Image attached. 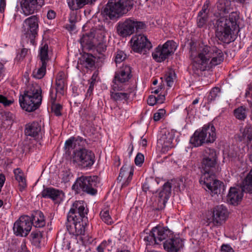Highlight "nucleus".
Instances as JSON below:
<instances>
[{"label": "nucleus", "instance_id": "4", "mask_svg": "<svg viewBox=\"0 0 252 252\" xmlns=\"http://www.w3.org/2000/svg\"><path fill=\"white\" fill-rule=\"evenodd\" d=\"M134 0H110L101 11L106 19L116 21L133 6Z\"/></svg>", "mask_w": 252, "mask_h": 252}, {"label": "nucleus", "instance_id": "42", "mask_svg": "<svg viewBox=\"0 0 252 252\" xmlns=\"http://www.w3.org/2000/svg\"><path fill=\"white\" fill-rule=\"evenodd\" d=\"M102 221L108 225H111L113 223V220L110 216L108 210H101L99 214Z\"/></svg>", "mask_w": 252, "mask_h": 252}, {"label": "nucleus", "instance_id": "54", "mask_svg": "<svg viewBox=\"0 0 252 252\" xmlns=\"http://www.w3.org/2000/svg\"><path fill=\"white\" fill-rule=\"evenodd\" d=\"M165 110L163 109H160L158 111L154 114L153 119L155 121H159L165 115Z\"/></svg>", "mask_w": 252, "mask_h": 252}, {"label": "nucleus", "instance_id": "47", "mask_svg": "<svg viewBox=\"0 0 252 252\" xmlns=\"http://www.w3.org/2000/svg\"><path fill=\"white\" fill-rule=\"evenodd\" d=\"M208 20L207 15H198L197 18V25L199 28L204 27L206 25V23Z\"/></svg>", "mask_w": 252, "mask_h": 252}, {"label": "nucleus", "instance_id": "55", "mask_svg": "<svg viewBox=\"0 0 252 252\" xmlns=\"http://www.w3.org/2000/svg\"><path fill=\"white\" fill-rule=\"evenodd\" d=\"M74 141L76 143V145L78 144L80 146L84 147L87 144L86 139L79 136L75 137Z\"/></svg>", "mask_w": 252, "mask_h": 252}, {"label": "nucleus", "instance_id": "60", "mask_svg": "<svg viewBox=\"0 0 252 252\" xmlns=\"http://www.w3.org/2000/svg\"><path fill=\"white\" fill-rule=\"evenodd\" d=\"M29 50H30L27 48H22L20 52H19L17 54V57L19 58V60L23 59L28 54V53L29 51Z\"/></svg>", "mask_w": 252, "mask_h": 252}, {"label": "nucleus", "instance_id": "16", "mask_svg": "<svg viewBox=\"0 0 252 252\" xmlns=\"http://www.w3.org/2000/svg\"><path fill=\"white\" fill-rule=\"evenodd\" d=\"M129 43L132 50L135 53L144 54L152 48V44L147 36L144 34H135L131 38Z\"/></svg>", "mask_w": 252, "mask_h": 252}, {"label": "nucleus", "instance_id": "56", "mask_svg": "<svg viewBox=\"0 0 252 252\" xmlns=\"http://www.w3.org/2000/svg\"><path fill=\"white\" fill-rule=\"evenodd\" d=\"M11 100H8L6 97L2 94H0V103L2 104L5 106H8L12 103Z\"/></svg>", "mask_w": 252, "mask_h": 252}, {"label": "nucleus", "instance_id": "18", "mask_svg": "<svg viewBox=\"0 0 252 252\" xmlns=\"http://www.w3.org/2000/svg\"><path fill=\"white\" fill-rule=\"evenodd\" d=\"M212 176L211 175H201L199 182L201 185L206 187L214 195L223 194L225 190L224 184L220 181L214 180L212 177Z\"/></svg>", "mask_w": 252, "mask_h": 252}, {"label": "nucleus", "instance_id": "46", "mask_svg": "<svg viewBox=\"0 0 252 252\" xmlns=\"http://www.w3.org/2000/svg\"><path fill=\"white\" fill-rule=\"evenodd\" d=\"M126 58V54L121 50H118L115 54V62L116 64L121 63Z\"/></svg>", "mask_w": 252, "mask_h": 252}, {"label": "nucleus", "instance_id": "6", "mask_svg": "<svg viewBox=\"0 0 252 252\" xmlns=\"http://www.w3.org/2000/svg\"><path fill=\"white\" fill-rule=\"evenodd\" d=\"M97 176H81L78 177L72 186L76 194H87L92 196L97 193V187L99 183Z\"/></svg>", "mask_w": 252, "mask_h": 252}, {"label": "nucleus", "instance_id": "9", "mask_svg": "<svg viewBox=\"0 0 252 252\" xmlns=\"http://www.w3.org/2000/svg\"><path fill=\"white\" fill-rule=\"evenodd\" d=\"M200 168L202 175L215 176L217 172L218 156L215 149H205L201 156Z\"/></svg>", "mask_w": 252, "mask_h": 252}, {"label": "nucleus", "instance_id": "48", "mask_svg": "<svg viewBox=\"0 0 252 252\" xmlns=\"http://www.w3.org/2000/svg\"><path fill=\"white\" fill-rule=\"evenodd\" d=\"M63 106L59 103L51 104V109L56 116H61L62 115L61 110Z\"/></svg>", "mask_w": 252, "mask_h": 252}, {"label": "nucleus", "instance_id": "35", "mask_svg": "<svg viewBox=\"0 0 252 252\" xmlns=\"http://www.w3.org/2000/svg\"><path fill=\"white\" fill-rule=\"evenodd\" d=\"M48 45L45 43L42 45L39 49L38 57H39L41 63H46L49 61L50 59L48 55Z\"/></svg>", "mask_w": 252, "mask_h": 252}, {"label": "nucleus", "instance_id": "1", "mask_svg": "<svg viewBox=\"0 0 252 252\" xmlns=\"http://www.w3.org/2000/svg\"><path fill=\"white\" fill-rule=\"evenodd\" d=\"M224 60V55L217 47L204 46L201 47L197 56L194 57L192 69L194 71L208 70L220 64Z\"/></svg>", "mask_w": 252, "mask_h": 252}, {"label": "nucleus", "instance_id": "57", "mask_svg": "<svg viewBox=\"0 0 252 252\" xmlns=\"http://www.w3.org/2000/svg\"><path fill=\"white\" fill-rule=\"evenodd\" d=\"M54 88L52 87H51L50 90V102L51 104H54L56 103V101L57 99V94L56 91L55 93H54Z\"/></svg>", "mask_w": 252, "mask_h": 252}, {"label": "nucleus", "instance_id": "20", "mask_svg": "<svg viewBox=\"0 0 252 252\" xmlns=\"http://www.w3.org/2000/svg\"><path fill=\"white\" fill-rule=\"evenodd\" d=\"M45 4V0H22L21 6L26 16L38 12Z\"/></svg>", "mask_w": 252, "mask_h": 252}, {"label": "nucleus", "instance_id": "53", "mask_svg": "<svg viewBox=\"0 0 252 252\" xmlns=\"http://www.w3.org/2000/svg\"><path fill=\"white\" fill-rule=\"evenodd\" d=\"M144 161V156L140 153H138L134 159L135 164L137 166H141Z\"/></svg>", "mask_w": 252, "mask_h": 252}, {"label": "nucleus", "instance_id": "7", "mask_svg": "<svg viewBox=\"0 0 252 252\" xmlns=\"http://www.w3.org/2000/svg\"><path fill=\"white\" fill-rule=\"evenodd\" d=\"M42 91L34 87L28 89L19 96V103L21 108L27 112H33L37 109L42 101Z\"/></svg>", "mask_w": 252, "mask_h": 252}, {"label": "nucleus", "instance_id": "15", "mask_svg": "<svg viewBox=\"0 0 252 252\" xmlns=\"http://www.w3.org/2000/svg\"><path fill=\"white\" fill-rule=\"evenodd\" d=\"M212 216L208 219L207 225L212 224L213 226H220L226 221L228 217L229 212L223 205H219L215 206L211 211Z\"/></svg>", "mask_w": 252, "mask_h": 252}, {"label": "nucleus", "instance_id": "61", "mask_svg": "<svg viewBox=\"0 0 252 252\" xmlns=\"http://www.w3.org/2000/svg\"><path fill=\"white\" fill-rule=\"evenodd\" d=\"M221 252H235L234 250L229 244H222L221 247Z\"/></svg>", "mask_w": 252, "mask_h": 252}, {"label": "nucleus", "instance_id": "23", "mask_svg": "<svg viewBox=\"0 0 252 252\" xmlns=\"http://www.w3.org/2000/svg\"><path fill=\"white\" fill-rule=\"evenodd\" d=\"M133 172L134 169L132 167L126 164L123 165L117 178V181L119 182H121L124 178V179L126 178V181L122 185V188H125L128 186L132 180Z\"/></svg>", "mask_w": 252, "mask_h": 252}, {"label": "nucleus", "instance_id": "41", "mask_svg": "<svg viewBox=\"0 0 252 252\" xmlns=\"http://www.w3.org/2000/svg\"><path fill=\"white\" fill-rule=\"evenodd\" d=\"M97 75L98 72L97 71H95L92 76L91 78V81L89 84V87L86 94V98H89L93 94L94 85Z\"/></svg>", "mask_w": 252, "mask_h": 252}, {"label": "nucleus", "instance_id": "17", "mask_svg": "<svg viewBox=\"0 0 252 252\" xmlns=\"http://www.w3.org/2000/svg\"><path fill=\"white\" fill-rule=\"evenodd\" d=\"M31 218L28 215H23L14 222L13 231L17 236L26 237L32 228Z\"/></svg>", "mask_w": 252, "mask_h": 252}, {"label": "nucleus", "instance_id": "5", "mask_svg": "<svg viewBox=\"0 0 252 252\" xmlns=\"http://www.w3.org/2000/svg\"><path fill=\"white\" fill-rule=\"evenodd\" d=\"M216 138V128L210 122L194 131L190 138L189 144L192 147H199L204 144L214 143Z\"/></svg>", "mask_w": 252, "mask_h": 252}, {"label": "nucleus", "instance_id": "34", "mask_svg": "<svg viewBox=\"0 0 252 252\" xmlns=\"http://www.w3.org/2000/svg\"><path fill=\"white\" fill-rule=\"evenodd\" d=\"M220 92L221 89L220 88L218 87L213 88L207 96V103L210 104L218 100L220 97Z\"/></svg>", "mask_w": 252, "mask_h": 252}, {"label": "nucleus", "instance_id": "49", "mask_svg": "<svg viewBox=\"0 0 252 252\" xmlns=\"http://www.w3.org/2000/svg\"><path fill=\"white\" fill-rule=\"evenodd\" d=\"M77 0V6L78 9L83 8L85 5L87 4H93L97 0Z\"/></svg>", "mask_w": 252, "mask_h": 252}, {"label": "nucleus", "instance_id": "36", "mask_svg": "<svg viewBox=\"0 0 252 252\" xmlns=\"http://www.w3.org/2000/svg\"><path fill=\"white\" fill-rule=\"evenodd\" d=\"M174 139V135L172 133L169 132H165L164 135H162L160 141L163 142V145L165 147L172 148L173 145V140Z\"/></svg>", "mask_w": 252, "mask_h": 252}, {"label": "nucleus", "instance_id": "12", "mask_svg": "<svg viewBox=\"0 0 252 252\" xmlns=\"http://www.w3.org/2000/svg\"><path fill=\"white\" fill-rule=\"evenodd\" d=\"M177 43L173 40H167L163 45L159 44L152 53L153 59L157 63H162L172 56L177 48Z\"/></svg>", "mask_w": 252, "mask_h": 252}, {"label": "nucleus", "instance_id": "10", "mask_svg": "<svg viewBox=\"0 0 252 252\" xmlns=\"http://www.w3.org/2000/svg\"><path fill=\"white\" fill-rule=\"evenodd\" d=\"M72 161L81 169H89L92 168L95 161V154L91 150L85 148H79L74 151Z\"/></svg>", "mask_w": 252, "mask_h": 252}, {"label": "nucleus", "instance_id": "64", "mask_svg": "<svg viewBox=\"0 0 252 252\" xmlns=\"http://www.w3.org/2000/svg\"><path fill=\"white\" fill-rule=\"evenodd\" d=\"M64 27L65 29L70 32H73L76 29V26L75 24H71L69 23V24H66Z\"/></svg>", "mask_w": 252, "mask_h": 252}, {"label": "nucleus", "instance_id": "32", "mask_svg": "<svg viewBox=\"0 0 252 252\" xmlns=\"http://www.w3.org/2000/svg\"><path fill=\"white\" fill-rule=\"evenodd\" d=\"M43 233V231H40L38 229H33L30 235V240L33 246L36 248H40Z\"/></svg>", "mask_w": 252, "mask_h": 252}, {"label": "nucleus", "instance_id": "52", "mask_svg": "<svg viewBox=\"0 0 252 252\" xmlns=\"http://www.w3.org/2000/svg\"><path fill=\"white\" fill-rule=\"evenodd\" d=\"M155 181L153 180H147L146 179L145 182L142 185V190L144 192H147L148 190L152 191V188L151 185L153 182H154Z\"/></svg>", "mask_w": 252, "mask_h": 252}, {"label": "nucleus", "instance_id": "25", "mask_svg": "<svg viewBox=\"0 0 252 252\" xmlns=\"http://www.w3.org/2000/svg\"><path fill=\"white\" fill-rule=\"evenodd\" d=\"M95 34L94 32H89L83 34L80 38V42L83 50L90 51L95 47Z\"/></svg>", "mask_w": 252, "mask_h": 252}, {"label": "nucleus", "instance_id": "19", "mask_svg": "<svg viewBox=\"0 0 252 252\" xmlns=\"http://www.w3.org/2000/svg\"><path fill=\"white\" fill-rule=\"evenodd\" d=\"M172 183L170 181L165 182L159 190L154 207L155 210L159 211L163 209L171 194Z\"/></svg>", "mask_w": 252, "mask_h": 252}, {"label": "nucleus", "instance_id": "24", "mask_svg": "<svg viewBox=\"0 0 252 252\" xmlns=\"http://www.w3.org/2000/svg\"><path fill=\"white\" fill-rule=\"evenodd\" d=\"M132 88L130 87L126 88V90L114 91L113 89L112 85L111 86L110 96L111 98L115 101H127L129 98L130 94L132 93Z\"/></svg>", "mask_w": 252, "mask_h": 252}, {"label": "nucleus", "instance_id": "37", "mask_svg": "<svg viewBox=\"0 0 252 252\" xmlns=\"http://www.w3.org/2000/svg\"><path fill=\"white\" fill-rule=\"evenodd\" d=\"M46 63H41L40 67L38 69H35L33 71V77L38 79L43 78L46 73Z\"/></svg>", "mask_w": 252, "mask_h": 252}, {"label": "nucleus", "instance_id": "51", "mask_svg": "<svg viewBox=\"0 0 252 252\" xmlns=\"http://www.w3.org/2000/svg\"><path fill=\"white\" fill-rule=\"evenodd\" d=\"M62 175V180L64 183L68 182L71 178L72 177V174H71L70 169H65L63 170Z\"/></svg>", "mask_w": 252, "mask_h": 252}, {"label": "nucleus", "instance_id": "22", "mask_svg": "<svg viewBox=\"0 0 252 252\" xmlns=\"http://www.w3.org/2000/svg\"><path fill=\"white\" fill-rule=\"evenodd\" d=\"M183 246L182 240L175 235L163 242V248L167 252H179Z\"/></svg>", "mask_w": 252, "mask_h": 252}, {"label": "nucleus", "instance_id": "26", "mask_svg": "<svg viewBox=\"0 0 252 252\" xmlns=\"http://www.w3.org/2000/svg\"><path fill=\"white\" fill-rule=\"evenodd\" d=\"M216 6L217 10L215 15L217 17H224L223 15L228 13L231 8V1L230 0H218Z\"/></svg>", "mask_w": 252, "mask_h": 252}, {"label": "nucleus", "instance_id": "50", "mask_svg": "<svg viewBox=\"0 0 252 252\" xmlns=\"http://www.w3.org/2000/svg\"><path fill=\"white\" fill-rule=\"evenodd\" d=\"M56 93L59 92L61 94H63L64 88V80H56Z\"/></svg>", "mask_w": 252, "mask_h": 252}, {"label": "nucleus", "instance_id": "11", "mask_svg": "<svg viewBox=\"0 0 252 252\" xmlns=\"http://www.w3.org/2000/svg\"><path fill=\"white\" fill-rule=\"evenodd\" d=\"M174 235V232L167 227L158 225L152 229L149 234L144 237V240L147 245H159Z\"/></svg>", "mask_w": 252, "mask_h": 252}, {"label": "nucleus", "instance_id": "43", "mask_svg": "<svg viewBox=\"0 0 252 252\" xmlns=\"http://www.w3.org/2000/svg\"><path fill=\"white\" fill-rule=\"evenodd\" d=\"M165 80L166 82L167 86L171 87L174 83V80L176 78V74L173 69L169 70L165 74Z\"/></svg>", "mask_w": 252, "mask_h": 252}, {"label": "nucleus", "instance_id": "14", "mask_svg": "<svg viewBox=\"0 0 252 252\" xmlns=\"http://www.w3.org/2000/svg\"><path fill=\"white\" fill-rule=\"evenodd\" d=\"M39 21V16L35 15L26 18L23 22V37H25L28 38L32 44H33L34 39L38 35Z\"/></svg>", "mask_w": 252, "mask_h": 252}, {"label": "nucleus", "instance_id": "30", "mask_svg": "<svg viewBox=\"0 0 252 252\" xmlns=\"http://www.w3.org/2000/svg\"><path fill=\"white\" fill-rule=\"evenodd\" d=\"M41 131V126L37 122L29 123L25 125L24 132L27 136L35 137Z\"/></svg>", "mask_w": 252, "mask_h": 252}, {"label": "nucleus", "instance_id": "28", "mask_svg": "<svg viewBox=\"0 0 252 252\" xmlns=\"http://www.w3.org/2000/svg\"><path fill=\"white\" fill-rule=\"evenodd\" d=\"M95 59V57L92 54L84 53L79 58L78 63L86 69H92L94 67Z\"/></svg>", "mask_w": 252, "mask_h": 252}, {"label": "nucleus", "instance_id": "31", "mask_svg": "<svg viewBox=\"0 0 252 252\" xmlns=\"http://www.w3.org/2000/svg\"><path fill=\"white\" fill-rule=\"evenodd\" d=\"M14 174L15 180L18 182L19 191H23L27 188V180L22 170L17 168L14 170Z\"/></svg>", "mask_w": 252, "mask_h": 252}, {"label": "nucleus", "instance_id": "62", "mask_svg": "<svg viewBox=\"0 0 252 252\" xmlns=\"http://www.w3.org/2000/svg\"><path fill=\"white\" fill-rule=\"evenodd\" d=\"M156 96L154 95H150L149 96L147 99V103L150 106H154L157 104Z\"/></svg>", "mask_w": 252, "mask_h": 252}, {"label": "nucleus", "instance_id": "45", "mask_svg": "<svg viewBox=\"0 0 252 252\" xmlns=\"http://www.w3.org/2000/svg\"><path fill=\"white\" fill-rule=\"evenodd\" d=\"M108 251H112L115 246V241L113 238H109L107 240H103L101 243Z\"/></svg>", "mask_w": 252, "mask_h": 252}, {"label": "nucleus", "instance_id": "13", "mask_svg": "<svg viewBox=\"0 0 252 252\" xmlns=\"http://www.w3.org/2000/svg\"><path fill=\"white\" fill-rule=\"evenodd\" d=\"M131 69L130 66L123 65L115 72L111 85L114 91L126 90L127 82L132 77Z\"/></svg>", "mask_w": 252, "mask_h": 252}, {"label": "nucleus", "instance_id": "8", "mask_svg": "<svg viewBox=\"0 0 252 252\" xmlns=\"http://www.w3.org/2000/svg\"><path fill=\"white\" fill-rule=\"evenodd\" d=\"M146 25L144 22L131 17L120 21L116 26V32L121 37L126 38L145 30Z\"/></svg>", "mask_w": 252, "mask_h": 252}, {"label": "nucleus", "instance_id": "63", "mask_svg": "<svg viewBox=\"0 0 252 252\" xmlns=\"http://www.w3.org/2000/svg\"><path fill=\"white\" fill-rule=\"evenodd\" d=\"M77 15L74 12L70 13L68 19L69 23L76 25V23L77 21Z\"/></svg>", "mask_w": 252, "mask_h": 252}, {"label": "nucleus", "instance_id": "33", "mask_svg": "<svg viewBox=\"0 0 252 252\" xmlns=\"http://www.w3.org/2000/svg\"><path fill=\"white\" fill-rule=\"evenodd\" d=\"M240 187L242 192L252 194V169L242 182Z\"/></svg>", "mask_w": 252, "mask_h": 252}, {"label": "nucleus", "instance_id": "39", "mask_svg": "<svg viewBox=\"0 0 252 252\" xmlns=\"http://www.w3.org/2000/svg\"><path fill=\"white\" fill-rule=\"evenodd\" d=\"M247 109L245 107L241 106L234 110L233 113L235 118L241 121H244L247 116Z\"/></svg>", "mask_w": 252, "mask_h": 252}, {"label": "nucleus", "instance_id": "44", "mask_svg": "<svg viewBox=\"0 0 252 252\" xmlns=\"http://www.w3.org/2000/svg\"><path fill=\"white\" fill-rule=\"evenodd\" d=\"M75 137L72 136L67 140L64 144V148L66 152H70V150L76 147V143L75 142Z\"/></svg>", "mask_w": 252, "mask_h": 252}, {"label": "nucleus", "instance_id": "29", "mask_svg": "<svg viewBox=\"0 0 252 252\" xmlns=\"http://www.w3.org/2000/svg\"><path fill=\"white\" fill-rule=\"evenodd\" d=\"M31 223L32 226L36 228H42L45 226L46 224L45 217L43 213L40 210L33 211L31 216Z\"/></svg>", "mask_w": 252, "mask_h": 252}, {"label": "nucleus", "instance_id": "40", "mask_svg": "<svg viewBox=\"0 0 252 252\" xmlns=\"http://www.w3.org/2000/svg\"><path fill=\"white\" fill-rule=\"evenodd\" d=\"M2 121L8 123V125H12L15 119V116L11 112L8 111L2 110L0 112Z\"/></svg>", "mask_w": 252, "mask_h": 252}, {"label": "nucleus", "instance_id": "21", "mask_svg": "<svg viewBox=\"0 0 252 252\" xmlns=\"http://www.w3.org/2000/svg\"><path fill=\"white\" fill-rule=\"evenodd\" d=\"M64 195V193L63 190L51 187H45L44 186L40 193L42 198L50 199L57 204L60 203L63 200Z\"/></svg>", "mask_w": 252, "mask_h": 252}, {"label": "nucleus", "instance_id": "38", "mask_svg": "<svg viewBox=\"0 0 252 252\" xmlns=\"http://www.w3.org/2000/svg\"><path fill=\"white\" fill-rule=\"evenodd\" d=\"M245 138H247L248 143L252 142V126L247 125L245 127L242 131V135L240 136L239 140L243 141Z\"/></svg>", "mask_w": 252, "mask_h": 252}, {"label": "nucleus", "instance_id": "2", "mask_svg": "<svg viewBox=\"0 0 252 252\" xmlns=\"http://www.w3.org/2000/svg\"><path fill=\"white\" fill-rule=\"evenodd\" d=\"M88 213L87 205L85 201H76L74 202L67 216L66 226L67 229L74 227V235H84L85 227L88 223L86 216Z\"/></svg>", "mask_w": 252, "mask_h": 252}, {"label": "nucleus", "instance_id": "59", "mask_svg": "<svg viewBox=\"0 0 252 252\" xmlns=\"http://www.w3.org/2000/svg\"><path fill=\"white\" fill-rule=\"evenodd\" d=\"M68 5L70 9L72 10H78L77 6V0H67Z\"/></svg>", "mask_w": 252, "mask_h": 252}, {"label": "nucleus", "instance_id": "3", "mask_svg": "<svg viewBox=\"0 0 252 252\" xmlns=\"http://www.w3.org/2000/svg\"><path fill=\"white\" fill-rule=\"evenodd\" d=\"M240 13L237 11L231 12L228 18L221 17L216 23V36L223 43H229L232 41L234 31L239 28Z\"/></svg>", "mask_w": 252, "mask_h": 252}, {"label": "nucleus", "instance_id": "58", "mask_svg": "<svg viewBox=\"0 0 252 252\" xmlns=\"http://www.w3.org/2000/svg\"><path fill=\"white\" fill-rule=\"evenodd\" d=\"M228 157L231 160H240V158L239 155H238L237 153L235 151H232L228 153Z\"/></svg>", "mask_w": 252, "mask_h": 252}, {"label": "nucleus", "instance_id": "27", "mask_svg": "<svg viewBox=\"0 0 252 252\" xmlns=\"http://www.w3.org/2000/svg\"><path fill=\"white\" fill-rule=\"evenodd\" d=\"M243 192L235 187H231L227 195V202L231 205H237L242 200Z\"/></svg>", "mask_w": 252, "mask_h": 252}]
</instances>
